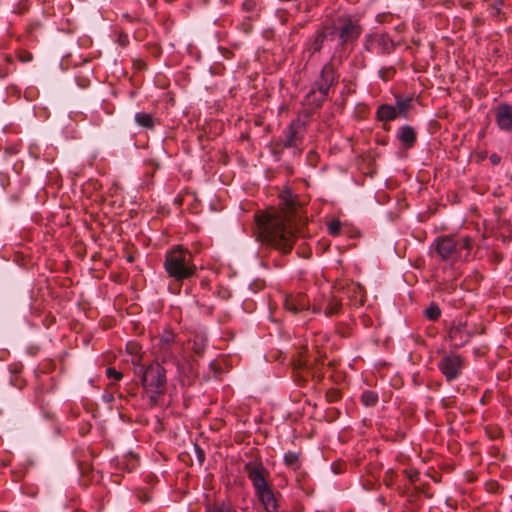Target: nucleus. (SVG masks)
Wrapping results in <instances>:
<instances>
[{"mask_svg": "<svg viewBox=\"0 0 512 512\" xmlns=\"http://www.w3.org/2000/svg\"><path fill=\"white\" fill-rule=\"evenodd\" d=\"M260 236L266 244L282 253L291 251L295 241L293 206L286 210L269 209L255 216Z\"/></svg>", "mask_w": 512, "mask_h": 512, "instance_id": "1", "label": "nucleus"}, {"mask_svg": "<svg viewBox=\"0 0 512 512\" xmlns=\"http://www.w3.org/2000/svg\"><path fill=\"white\" fill-rule=\"evenodd\" d=\"M245 471L252 483L255 495L265 511L277 512L280 494L274 491L269 482V470L262 463L249 462L245 465Z\"/></svg>", "mask_w": 512, "mask_h": 512, "instance_id": "2", "label": "nucleus"}, {"mask_svg": "<svg viewBox=\"0 0 512 512\" xmlns=\"http://www.w3.org/2000/svg\"><path fill=\"white\" fill-rule=\"evenodd\" d=\"M140 372L143 397L148 399L151 406H155L166 390V371L159 363L154 362Z\"/></svg>", "mask_w": 512, "mask_h": 512, "instance_id": "3", "label": "nucleus"}, {"mask_svg": "<svg viewBox=\"0 0 512 512\" xmlns=\"http://www.w3.org/2000/svg\"><path fill=\"white\" fill-rule=\"evenodd\" d=\"M164 268L167 274L177 281L189 279L196 272L191 253L182 247L174 248L166 253Z\"/></svg>", "mask_w": 512, "mask_h": 512, "instance_id": "4", "label": "nucleus"}, {"mask_svg": "<svg viewBox=\"0 0 512 512\" xmlns=\"http://www.w3.org/2000/svg\"><path fill=\"white\" fill-rule=\"evenodd\" d=\"M436 251L443 260L458 261L467 260L472 248V240L469 236H445L435 241Z\"/></svg>", "mask_w": 512, "mask_h": 512, "instance_id": "5", "label": "nucleus"}, {"mask_svg": "<svg viewBox=\"0 0 512 512\" xmlns=\"http://www.w3.org/2000/svg\"><path fill=\"white\" fill-rule=\"evenodd\" d=\"M463 367V359L460 355L454 353L443 356L438 363V368L447 381L458 378Z\"/></svg>", "mask_w": 512, "mask_h": 512, "instance_id": "6", "label": "nucleus"}, {"mask_svg": "<svg viewBox=\"0 0 512 512\" xmlns=\"http://www.w3.org/2000/svg\"><path fill=\"white\" fill-rule=\"evenodd\" d=\"M339 39L341 44H346L355 41L361 34V26L349 16H342L338 18Z\"/></svg>", "mask_w": 512, "mask_h": 512, "instance_id": "7", "label": "nucleus"}, {"mask_svg": "<svg viewBox=\"0 0 512 512\" xmlns=\"http://www.w3.org/2000/svg\"><path fill=\"white\" fill-rule=\"evenodd\" d=\"M336 71L332 64H326L322 68L319 80L315 83L318 91L322 95V100L328 95L330 88L337 82Z\"/></svg>", "mask_w": 512, "mask_h": 512, "instance_id": "8", "label": "nucleus"}, {"mask_svg": "<svg viewBox=\"0 0 512 512\" xmlns=\"http://www.w3.org/2000/svg\"><path fill=\"white\" fill-rule=\"evenodd\" d=\"M472 334L473 333L467 328V324L459 321L451 326L449 338L452 346L462 347L470 341Z\"/></svg>", "mask_w": 512, "mask_h": 512, "instance_id": "9", "label": "nucleus"}, {"mask_svg": "<svg viewBox=\"0 0 512 512\" xmlns=\"http://www.w3.org/2000/svg\"><path fill=\"white\" fill-rule=\"evenodd\" d=\"M285 309L296 314L308 309L309 300L303 293L291 294L285 297Z\"/></svg>", "mask_w": 512, "mask_h": 512, "instance_id": "10", "label": "nucleus"}, {"mask_svg": "<svg viewBox=\"0 0 512 512\" xmlns=\"http://www.w3.org/2000/svg\"><path fill=\"white\" fill-rule=\"evenodd\" d=\"M496 123L499 129L503 131L512 130V106L508 104H501L496 111Z\"/></svg>", "mask_w": 512, "mask_h": 512, "instance_id": "11", "label": "nucleus"}, {"mask_svg": "<svg viewBox=\"0 0 512 512\" xmlns=\"http://www.w3.org/2000/svg\"><path fill=\"white\" fill-rule=\"evenodd\" d=\"M342 308L341 301L335 296L325 299V303L317 302L313 306V312L319 313L324 310L326 316H333L340 312Z\"/></svg>", "mask_w": 512, "mask_h": 512, "instance_id": "12", "label": "nucleus"}, {"mask_svg": "<svg viewBox=\"0 0 512 512\" xmlns=\"http://www.w3.org/2000/svg\"><path fill=\"white\" fill-rule=\"evenodd\" d=\"M300 122H292L285 131V137L283 145L286 148H296L301 143V137L299 136Z\"/></svg>", "mask_w": 512, "mask_h": 512, "instance_id": "13", "label": "nucleus"}, {"mask_svg": "<svg viewBox=\"0 0 512 512\" xmlns=\"http://www.w3.org/2000/svg\"><path fill=\"white\" fill-rule=\"evenodd\" d=\"M326 32L324 29L318 30L313 36H311L305 43V51L311 55L319 52L326 40Z\"/></svg>", "mask_w": 512, "mask_h": 512, "instance_id": "14", "label": "nucleus"}, {"mask_svg": "<svg viewBox=\"0 0 512 512\" xmlns=\"http://www.w3.org/2000/svg\"><path fill=\"white\" fill-rule=\"evenodd\" d=\"M377 119L384 122H390L398 118L396 107L390 104H382L377 108Z\"/></svg>", "mask_w": 512, "mask_h": 512, "instance_id": "15", "label": "nucleus"}, {"mask_svg": "<svg viewBox=\"0 0 512 512\" xmlns=\"http://www.w3.org/2000/svg\"><path fill=\"white\" fill-rule=\"evenodd\" d=\"M399 140L406 146L412 147L416 141V133L409 125H404L400 128L398 133Z\"/></svg>", "mask_w": 512, "mask_h": 512, "instance_id": "16", "label": "nucleus"}, {"mask_svg": "<svg viewBox=\"0 0 512 512\" xmlns=\"http://www.w3.org/2000/svg\"><path fill=\"white\" fill-rule=\"evenodd\" d=\"M413 98L412 97H406V98H396V113L398 117L401 118H407L408 113L412 107Z\"/></svg>", "mask_w": 512, "mask_h": 512, "instance_id": "17", "label": "nucleus"}, {"mask_svg": "<svg viewBox=\"0 0 512 512\" xmlns=\"http://www.w3.org/2000/svg\"><path fill=\"white\" fill-rule=\"evenodd\" d=\"M373 43H375L382 52H389L393 47V41L387 34H378L371 37Z\"/></svg>", "mask_w": 512, "mask_h": 512, "instance_id": "18", "label": "nucleus"}, {"mask_svg": "<svg viewBox=\"0 0 512 512\" xmlns=\"http://www.w3.org/2000/svg\"><path fill=\"white\" fill-rule=\"evenodd\" d=\"M284 464L293 469L298 470L300 468V454L294 451H288L284 455Z\"/></svg>", "mask_w": 512, "mask_h": 512, "instance_id": "19", "label": "nucleus"}, {"mask_svg": "<svg viewBox=\"0 0 512 512\" xmlns=\"http://www.w3.org/2000/svg\"><path fill=\"white\" fill-rule=\"evenodd\" d=\"M135 121L136 123L147 129H152L154 127V119L151 114L144 113V112H138L135 115Z\"/></svg>", "mask_w": 512, "mask_h": 512, "instance_id": "20", "label": "nucleus"}, {"mask_svg": "<svg viewBox=\"0 0 512 512\" xmlns=\"http://www.w3.org/2000/svg\"><path fill=\"white\" fill-rule=\"evenodd\" d=\"M361 401L366 407L374 406L378 402V395L374 391H364L361 395Z\"/></svg>", "mask_w": 512, "mask_h": 512, "instance_id": "21", "label": "nucleus"}, {"mask_svg": "<svg viewBox=\"0 0 512 512\" xmlns=\"http://www.w3.org/2000/svg\"><path fill=\"white\" fill-rule=\"evenodd\" d=\"M206 348V340L203 337L196 336L192 342V350L197 355H202Z\"/></svg>", "mask_w": 512, "mask_h": 512, "instance_id": "22", "label": "nucleus"}, {"mask_svg": "<svg viewBox=\"0 0 512 512\" xmlns=\"http://www.w3.org/2000/svg\"><path fill=\"white\" fill-rule=\"evenodd\" d=\"M441 315L440 308L435 305L431 304L426 310H425V316L432 321L437 320Z\"/></svg>", "mask_w": 512, "mask_h": 512, "instance_id": "23", "label": "nucleus"}, {"mask_svg": "<svg viewBox=\"0 0 512 512\" xmlns=\"http://www.w3.org/2000/svg\"><path fill=\"white\" fill-rule=\"evenodd\" d=\"M342 224L339 220H332L328 223V232L332 236H338L341 231Z\"/></svg>", "mask_w": 512, "mask_h": 512, "instance_id": "24", "label": "nucleus"}, {"mask_svg": "<svg viewBox=\"0 0 512 512\" xmlns=\"http://www.w3.org/2000/svg\"><path fill=\"white\" fill-rule=\"evenodd\" d=\"M175 340V334L171 331H165L161 336L160 342L164 345L169 346Z\"/></svg>", "mask_w": 512, "mask_h": 512, "instance_id": "25", "label": "nucleus"}, {"mask_svg": "<svg viewBox=\"0 0 512 512\" xmlns=\"http://www.w3.org/2000/svg\"><path fill=\"white\" fill-rule=\"evenodd\" d=\"M106 376L109 379H114L115 381H120L123 378V373L110 367V368L106 369Z\"/></svg>", "mask_w": 512, "mask_h": 512, "instance_id": "26", "label": "nucleus"}, {"mask_svg": "<svg viewBox=\"0 0 512 512\" xmlns=\"http://www.w3.org/2000/svg\"><path fill=\"white\" fill-rule=\"evenodd\" d=\"M206 512H231L230 508L224 504L208 506Z\"/></svg>", "mask_w": 512, "mask_h": 512, "instance_id": "27", "label": "nucleus"}, {"mask_svg": "<svg viewBox=\"0 0 512 512\" xmlns=\"http://www.w3.org/2000/svg\"><path fill=\"white\" fill-rule=\"evenodd\" d=\"M19 59L22 62H29L32 60L33 56L30 52H21L19 53Z\"/></svg>", "mask_w": 512, "mask_h": 512, "instance_id": "28", "label": "nucleus"}, {"mask_svg": "<svg viewBox=\"0 0 512 512\" xmlns=\"http://www.w3.org/2000/svg\"><path fill=\"white\" fill-rule=\"evenodd\" d=\"M117 41L121 46H126L129 42L128 36L126 34H120Z\"/></svg>", "mask_w": 512, "mask_h": 512, "instance_id": "29", "label": "nucleus"}, {"mask_svg": "<svg viewBox=\"0 0 512 512\" xmlns=\"http://www.w3.org/2000/svg\"><path fill=\"white\" fill-rule=\"evenodd\" d=\"M490 161L492 162V164H498L500 162V157L496 154H493L490 156Z\"/></svg>", "mask_w": 512, "mask_h": 512, "instance_id": "30", "label": "nucleus"}, {"mask_svg": "<svg viewBox=\"0 0 512 512\" xmlns=\"http://www.w3.org/2000/svg\"><path fill=\"white\" fill-rule=\"evenodd\" d=\"M337 397V392H334L333 395H332V400H335Z\"/></svg>", "mask_w": 512, "mask_h": 512, "instance_id": "31", "label": "nucleus"}, {"mask_svg": "<svg viewBox=\"0 0 512 512\" xmlns=\"http://www.w3.org/2000/svg\"><path fill=\"white\" fill-rule=\"evenodd\" d=\"M109 386H110V388H113L114 387V383H110Z\"/></svg>", "mask_w": 512, "mask_h": 512, "instance_id": "32", "label": "nucleus"}]
</instances>
